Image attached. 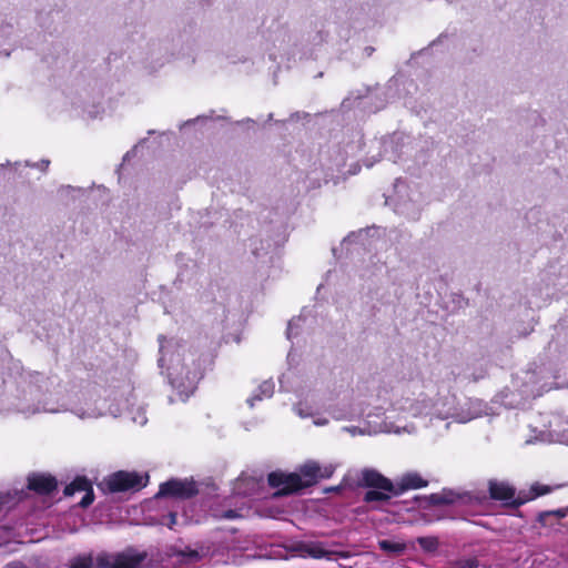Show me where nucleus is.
<instances>
[{
	"mask_svg": "<svg viewBox=\"0 0 568 568\" xmlns=\"http://www.w3.org/2000/svg\"><path fill=\"white\" fill-rule=\"evenodd\" d=\"M539 487L538 486H532V490L535 491L534 496L537 497V496H540V495H544V494H547L548 493V488L547 487H541L540 490H537Z\"/></svg>",
	"mask_w": 568,
	"mask_h": 568,
	"instance_id": "obj_46",
	"label": "nucleus"
},
{
	"mask_svg": "<svg viewBox=\"0 0 568 568\" xmlns=\"http://www.w3.org/2000/svg\"><path fill=\"white\" fill-rule=\"evenodd\" d=\"M49 164H50V161L43 159L40 162L31 164V166L37 168V169L41 170L42 172H45ZM27 165H30V163L27 162Z\"/></svg>",
	"mask_w": 568,
	"mask_h": 568,
	"instance_id": "obj_39",
	"label": "nucleus"
},
{
	"mask_svg": "<svg viewBox=\"0 0 568 568\" xmlns=\"http://www.w3.org/2000/svg\"><path fill=\"white\" fill-rule=\"evenodd\" d=\"M294 412L301 418L312 417L313 424L318 427L326 426L329 423L327 417L315 414L313 407L310 406L306 402H300L298 404H296L294 406Z\"/></svg>",
	"mask_w": 568,
	"mask_h": 568,
	"instance_id": "obj_24",
	"label": "nucleus"
},
{
	"mask_svg": "<svg viewBox=\"0 0 568 568\" xmlns=\"http://www.w3.org/2000/svg\"><path fill=\"white\" fill-rule=\"evenodd\" d=\"M175 556L181 564H195L201 559L200 552L189 547L176 550Z\"/></svg>",
	"mask_w": 568,
	"mask_h": 568,
	"instance_id": "obj_28",
	"label": "nucleus"
},
{
	"mask_svg": "<svg viewBox=\"0 0 568 568\" xmlns=\"http://www.w3.org/2000/svg\"><path fill=\"white\" fill-rule=\"evenodd\" d=\"M52 384L45 375L13 364L3 378L0 413L16 412L31 416L69 412L80 419H94L106 414L116 416L129 409V399L109 403L94 387L72 388L59 396L50 392Z\"/></svg>",
	"mask_w": 568,
	"mask_h": 568,
	"instance_id": "obj_1",
	"label": "nucleus"
},
{
	"mask_svg": "<svg viewBox=\"0 0 568 568\" xmlns=\"http://www.w3.org/2000/svg\"><path fill=\"white\" fill-rule=\"evenodd\" d=\"M379 548L389 555H399L406 550V544L393 540V539H383L378 541Z\"/></svg>",
	"mask_w": 568,
	"mask_h": 568,
	"instance_id": "obj_26",
	"label": "nucleus"
},
{
	"mask_svg": "<svg viewBox=\"0 0 568 568\" xmlns=\"http://www.w3.org/2000/svg\"><path fill=\"white\" fill-rule=\"evenodd\" d=\"M327 38H328V33L325 30L321 29L314 33L311 41L314 45H321L327 41Z\"/></svg>",
	"mask_w": 568,
	"mask_h": 568,
	"instance_id": "obj_36",
	"label": "nucleus"
},
{
	"mask_svg": "<svg viewBox=\"0 0 568 568\" xmlns=\"http://www.w3.org/2000/svg\"><path fill=\"white\" fill-rule=\"evenodd\" d=\"M94 500V493L93 489H89L84 493L83 497L79 501V506L82 508L89 507Z\"/></svg>",
	"mask_w": 568,
	"mask_h": 568,
	"instance_id": "obj_37",
	"label": "nucleus"
},
{
	"mask_svg": "<svg viewBox=\"0 0 568 568\" xmlns=\"http://www.w3.org/2000/svg\"><path fill=\"white\" fill-rule=\"evenodd\" d=\"M371 404L364 399H355L348 403H341L329 408V415L335 420L361 419L369 409Z\"/></svg>",
	"mask_w": 568,
	"mask_h": 568,
	"instance_id": "obj_15",
	"label": "nucleus"
},
{
	"mask_svg": "<svg viewBox=\"0 0 568 568\" xmlns=\"http://www.w3.org/2000/svg\"><path fill=\"white\" fill-rule=\"evenodd\" d=\"M387 412L395 413L390 407V396L388 397V407L382 404L373 405L369 410L363 415L359 425L356 426H344L343 432L348 433L351 436H375L382 433H394V434H413L416 428L414 424L398 425L392 420L390 416H385Z\"/></svg>",
	"mask_w": 568,
	"mask_h": 568,
	"instance_id": "obj_4",
	"label": "nucleus"
},
{
	"mask_svg": "<svg viewBox=\"0 0 568 568\" xmlns=\"http://www.w3.org/2000/svg\"><path fill=\"white\" fill-rule=\"evenodd\" d=\"M398 87H403L406 89L407 93H410V89H416V85L413 80L406 79L404 77H393L386 88V92L384 93V98H378L377 95L374 97L373 94H367L363 98L357 97L354 101H358V105L362 108H367L372 104L373 99H376L377 102L375 103L374 109H372L373 112H376L378 110H382L386 106L388 100L395 98L394 90Z\"/></svg>",
	"mask_w": 568,
	"mask_h": 568,
	"instance_id": "obj_13",
	"label": "nucleus"
},
{
	"mask_svg": "<svg viewBox=\"0 0 568 568\" xmlns=\"http://www.w3.org/2000/svg\"><path fill=\"white\" fill-rule=\"evenodd\" d=\"M374 51H375V48H374V47H372V45H367V47H365V48H363V49L361 50V57H362L363 59H367V58H369V57L374 53Z\"/></svg>",
	"mask_w": 568,
	"mask_h": 568,
	"instance_id": "obj_41",
	"label": "nucleus"
},
{
	"mask_svg": "<svg viewBox=\"0 0 568 568\" xmlns=\"http://www.w3.org/2000/svg\"><path fill=\"white\" fill-rule=\"evenodd\" d=\"M417 542L427 552H433L438 547V541L435 537H418Z\"/></svg>",
	"mask_w": 568,
	"mask_h": 568,
	"instance_id": "obj_32",
	"label": "nucleus"
},
{
	"mask_svg": "<svg viewBox=\"0 0 568 568\" xmlns=\"http://www.w3.org/2000/svg\"><path fill=\"white\" fill-rule=\"evenodd\" d=\"M479 564L475 557L460 558L453 562V568H478Z\"/></svg>",
	"mask_w": 568,
	"mask_h": 568,
	"instance_id": "obj_34",
	"label": "nucleus"
},
{
	"mask_svg": "<svg viewBox=\"0 0 568 568\" xmlns=\"http://www.w3.org/2000/svg\"><path fill=\"white\" fill-rule=\"evenodd\" d=\"M158 365L181 400H185L196 388L202 377L200 356L185 343L175 338L159 337Z\"/></svg>",
	"mask_w": 568,
	"mask_h": 568,
	"instance_id": "obj_2",
	"label": "nucleus"
},
{
	"mask_svg": "<svg viewBox=\"0 0 568 568\" xmlns=\"http://www.w3.org/2000/svg\"><path fill=\"white\" fill-rule=\"evenodd\" d=\"M225 517H227V518H233V517H234V511L230 510V511L225 515Z\"/></svg>",
	"mask_w": 568,
	"mask_h": 568,
	"instance_id": "obj_48",
	"label": "nucleus"
},
{
	"mask_svg": "<svg viewBox=\"0 0 568 568\" xmlns=\"http://www.w3.org/2000/svg\"><path fill=\"white\" fill-rule=\"evenodd\" d=\"M363 139V134L361 132H358V140H362Z\"/></svg>",
	"mask_w": 568,
	"mask_h": 568,
	"instance_id": "obj_50",
	"label": "nucleus"
},
{
	"mask_svg": "<svg viewBox=\"0 0 568 568\" xmlns=\"http://www.w3.org/2000/svg\"><path fill=\"white\" fill-rule=\"evenodd\" d=\"M297 549L300 551L301 557H303V558L311 557L314 559H323L324 558L327 560H333L334 555H336V552L334 550L326 548V546L320 541L301 542L297 546Z\"/></svg>",
	"mask_w": 568,
	"mask_h": 568,
	"instance_id": "obj_18",
	"label": "nucleus"
},
{
	"mask_svg": "<svg viewBox=\"0 0 568 568\" xmlns=\"http://www.w3.org/2000/svg\"><path fill=\"white\" fill-rule=\"evenodd\" d=\"M427 484L428 481L424 479L420 474L409 471L403 474L394 485L396 487V491L402 494L405 490L424 488Z\"/></svg>",
	"mask_w": 568,
	"mask_h": 568,
	"instance_id": "obj_20",
	"label": "nucleus"
},
{
	"mask_svg": "<svg viewBox=\"0 0 568 568\" xmlns=\"http://www.w3.org/2000/svg\"><path fill=\"white\" fill-rule=\"evenodd\" d=\"M424 51H426V48L420 49L419 53H423Z\"/></svg>",
	"mask_w": 568,
	"mask_h": 568,
	"instance_id": "obj_51",
	"label": "nucleus"
},
{
	"mask_svg": "<svg viewBox=\"0 0 568 568\" xmlns=\"http://www.w3.org/2000/svg\"><path fill=\"white\" fill-rule=\"evenodd\" d=\"M28 487L39 494H50L57 488V480L49 475H32L28 478Z\"/></svg>",
	"mask_w": 568,
	"mask_h": 568,
	"instance_id": "obj_22",
	"label": "nucleus"
},
{
	"mask_svg": "<svg viewBox=\"0 0 568 568\" xmlns=\"http://www.w3.org/2000/svg\"><path fill=\"white\" fill-rule=\"evenodd\" d=\"M274 114L260 115L256 119L244 118L234 121L229 116V123L224 126V133L233 138H252L261 132H266L273 126Z\"/></svg>",
	"mask_w": 568,
	"mask_h": 568,
	"instance_id": "obj_11",
	"label": "nucleus"
},
{
	"mask_svg": "<svg viewBox=\"0 0 568 568\" xmlns=\"http://www.w3.org/2000/svg\"><path fill=\"white\" fill-rule=\"evenodd\" d=\"M178 520H176V514L175 513H170L169 516H168V521L165 523V525L170 528V529H173L174 526L176 525Z\"/></svg>",
	"mask_w": 568,
	"mask_h": 568,
	"instance_id": "obj_42",
	"label": "nucleus"
},
{
	"mask_svg": "<svg viewBox=\"0 0 568 568\" xmlns=\"http://www.w3.org/2000/svg\"><path fill=\"white\" fill-rule=\"evenodd\" d=\"M317 471L318 463L307 460L298 468V471L271 473L268 475V484L277 489L275 495H288L316 484L318 481Z\"/></svg>",
	"mask_w": 568,
	"mask_h": 568,
	"instance_id": "obj_5",
	"label": "nucleus"
},
{
	"mask_svg": "<svg viewBox=\"0 0 568 568\" xmlns=\"http://www.w3.org/2000/svg\"><path fill=\"white\" fill-rule=\"evenodd\" d=\"M344 166H349V170L347 171L348 174H356L359 171V168L357 163L351 162V163H344Z\"/></svg>",
	"mask_w": 568,
	"mask_h": 568,
	"instance_id": "obj_43",
	"label": "nucleus"
},
{
	"mask_svg": "<svg viewBox=\"0 0 568 568\" xmlns=\"http://www.w3.org/2000/svg\"><path fill=\"white\" fill-rule=\"evenodd\" d=\"M489 493L493 499L504 501L507 505L517 503L515 489L505 481H490Z\"/></svg>",
	"mask_w": 568,
	"mask_h": 568,
	"instance_id": "obj_19",
	"label": "nucleus"
},
{
	"mask_svg": "<svg viewBox=\"0 0 568 568\" xmlns=\"http://www.w3.org/2000/svg\"><path fill=\"white\" fill-rule=\"evenodd\" d=\"M314 116H317V114H311L305 111H296L291 113L290 116L286 119H274L273 126H275L278 132H284L288 130V125L301 123L304 126L308 124Z\"/></svg>",
	"mask_w": 568,
	"mask_h": 568,
	"instance_id": "obj_21",
	"label": "nucleus"
},
{
	"mask_svg": "<svg viewBox=\"0 0 568 568\" xmlns=\"http://www.w3.org/2000/svg\"><path fill=\"white\" fill-rule=\"evenodd\" d=\"M352 146V151L354 149H358L361 154H365L367 158H365L364 164L366 168H371L374 165L375 162H377L382 153L387 154L388 160L392 162H397L399 159V151L403 146V144H348Z\"/></svg>",
	"mask_w": 568,
	"mask_h": 568,
	"instance_id": "obj_14",
	"label": "nucleus"
},
{
	"mask_svg": "<svg viewBox=\"0 0 568 568\" xmlns=\"http://www.w3.org/2000/svg\"><path fill=\"white\" fill-rule=\"evenodd\" d=\"M149 139L153 140H164V141H171L176 140V133L172 130H165V131H156V130H149L148 136L141 139L139 142H148Z\"/></svg>",
	"mask_w": 568,
	"mask_h": 568,
	"instance_id": "obj_29",
	"label": "nucleus"
},
{
	"mask_svg": "<svg viewBox=\"0 0 568 568\" xmlns=\"http://www.w3.org/2000/svg\"><path fill=\"white\" fill-rule=\"evenodd\" d=\"M559 369L551 363L541 364L536 368L524 372L520 379L523 381V393L527 396H540L544 392L551 389L556 383L552 379L558 378Z\"/></svg>",
	"mask_w": 568,
	"mask_h": 568,
	"instance_id": "obj_8",
	"label": "nucleus"
},
{
	"mask_svg": "<svg viewBox=\"0 0 568 568\" xmlns=\"http://www.w3.org/2000/svg\"><path fill=\"white\" fill-rule=\"evenodd\" d=\"M82 110H83V114H85L89 119H97L104 112V108L101 104V102L83 104Z\"/></svg>",
	"mask_w": 568,
	"mask_h": 568,
	"instance_id": "obj_30",
	"label": "nucleus"
},
{
	"mask_svg": "<svg viewBox=\"0 0 568 568\" xmlns=\"http://www.w3.org/2000/svg\"><path fill=\"white\" fill-rule=\"evenodd\" d=\"M390 407L403 416H430L432 418L455 419L456 397L449 393L435 394L433 386L410 382L390 393Z\"/></svg>",
	"mask_w": 568,
	"mask_h": 568,
	"instance_id": "obj_3",
	"label": "nucleus"
},
{
	"mask_svg": "<svg viewBox=\"0 0 568 568\" xmlns=\"http://www.w3.org/2000/svg\"><path fill=\"white\" fill-rule=\"evenodd\" d=\"M489 414V407L483 400L467 399L463 405L457 407L454 422L465 424Z\"/></svg>",
	"mask_w": 568,
	"mask_h": 568,
	"instance_id": "obj_17",
	"label": "nucleus"
},
{
	"mask_svg": "<svg viewBox=\"0 0 568 568\" xmlns=\"http://www.w3.org/2000/svg\"><path fill=\"white\" fill-rule=\"evenodd\" d=\"M78 192V193H81L82 192V189L80 187H73L71 185H62L60 189H59V193L61 194H67L69 192Z\"/></svg>",
	"mask_w": 568,
	"mask_h": 568,
	"instance_id": "obj_40",
	"label": "nucleus"
},
{
	"mask_svg": "<svg viewBox=\"0 0 568 568\" xmlns=\"http://www.w3.org/2000/svg\"><path fill=\"white\" fill-rule=\"evenodd\" d=\"M144 558V554L120 555L113 560L111 568H140Z\"/></svg>",
	"mask_w": 568,
	"mask_h": 568,
	"instance_id": "obj_25",
	"label": "nucleus"
},
{
	"mask_svg": "<svg viewBox=\"0 0 568 568\" xmlns=\"http://www.w3.org/2000/svg\"><path fill=\"white\" fill-rule=\"evenodd\" d=\"M227 123L226 109H211L206 113L181 122L179 130L184 139H201L224 133V126Z\"/></svg>",
	"mask_w": 568,
	"mask_h": 568,
	"instance_id": "obj_6",
	"label": "nucleus"
},
{
	"mask_svg": "<svg viewBox=\"0 0 568 568\" xmlns=\"http://www.w3.org/2000/svg\"><path fill=\"white\" fill-rule=\"evenodd\" d=\"M405 138H406V134L404 132L397 131V132H394L392 140H393V142H400Z\"/></svg>",
	"mask_w": 568,
	"mask_h": 568,
	"instance_id": "obj_44",
	"label": "nucleus"
},
{
	"mask_svg": "<svg viewBox=\"0 0 568 568\" xmlns=\"http://www.w3.org/2000/svg\"><path fill=\"white\" fill-rule=\"evenodd\" d=\"M148 480V474L121 470L110 475L105 479V486L112 493L139 490L146 486Z\"/></svg>",
	"mask_w": 568,
	"mask_h": 568,
	"instance_id": "obj_12",
	"label": "nucleus"
},
{
	"mask_svg": "<svg viewBox=\"0 0 568 568\" xmlns=\"http://www.w3.org/2000/svg\"><path fill=\"white\" fill-rule=\"evenodd\" d=\"M92 488V484L85 477H77L70 485L64 488V494L68 496L74 495L77 491H83Z\"/></svg>",
	"mask_w": 568,
	"mask_h": 568,
	"instance_id": "obj_27",
	"label": "nucleus"
},
{
	"mask_svg": "<svg viewBox=\"0 0 568 568\" xmlns=\"http://www.w3.org/2000/svg\"><path fill=\"white\" fill-rule=\"evenodd\" d=\"M132 419H133L134 423L139 424L140 426L145 425L146 422H148L145 413L143 410H141V409H139L136 416H133Z\"/></svg>",
	"mask_w": 568,
	"mask_h": 568,
	"instance_id": "obj_38",
	"label": "nucleus"
},
{
	"mask_svg": "<svg viewBox=\"0 0 568 568\" xmlns=\"http://www.w3.org/2000/svg\"><path fill=\"white\" fill-rule=\"evenodd\" d=\"M92 567H93V560H92V557L89 555L78 556L70 561V568H92Z\"/></svg>",
	"mask_w": 568,
	"mask_h": 568,
	"instance_id": "obj_31",
	"label": "nucleus"
},
{
	"mask_svg": "<svg viewBox=\"0 0 568 568\" xmlns=\"http://www.w3.org/2000/svg\"><path fill=\"white\" fill-rule=\"evenodd\" d=\"M196 491L194 481L187 479H172L160 486L158 496L184 499L192 497Z\"/></svg>",
	"mask_w": 568,
	"mask_h": 568,
	"instance_id": "obj_16",
	"label": "nucleus"
},
{
	"mask_svg": "<svg viewBox=\"0 0 568 568\" xmlns=\"http://www.w3.org/2000/svg\"><path fill=\"white\" fill-rule=\"evenodd\" d=\"M531 436L526 444L558 443L568 446V415H540L536 425H530Z\"/></svg>",
	"mask_w": 568,
	"mask_h": 568,
	"instance_id": "obj_7",
	"label": "nucleus"
},
{
	"mask_svg": "<svg viewBox=\"0 0 568 568\" xmlns=\"http://www.w3.org/2000/svg\"><path fill=\"white\" fill-rule=\"evenodd\" d=\"M395 192L396 212L409 219H416L426 202L425 194L422 190L417 186H409L403 181H397L395 184Z\"/></svg>",
	"mask_w": 568,
	"mask_h": 568,
	"instance_id": "obj_10",
	"label": "nucleus"
},
{
	"mask_svg": "<svg viewBox=\"0 0 568 568\" xmlns=\"http://www.w3.org/2000/svg\"><path fill=\"white\" fill-rule=\"evenodd\" d=\"M322 77H323V72H318L315 78H322Z\"/></svg>",
	"mask_w": 568,
	"mask_h": 568,
	"instance_id": "obj_49",
	"label": "nucleus"
},
{
	"mask_svg": "<svg viewBox=\"0 0 568 568\" xmlns=\"http://www.w3.org/2000/svg\"><path fill=\"white\" fill-rule=\"evenodd\" d=\"M351 105V98H346L343 102H342V108H348Z\"/></svg>",
	"mask_w": 568,
	"mask_h": 568,
	"instance_id": "obj_47",
	"label": "nucleus"
},
{
	"mask_svg": "<svg viewBox=\"0 0 568 568\" xmlns=\"http://www.w3.org/2000/svg\"><path fill=\"white\" fill-rule=\"evenodd\" d=\"M361 483L369 488L364 495V500L368 504L382 505L388 501L392 496L399 495L395 485L374 469H363Z\"/></svg>",
	"mask_w": 568,
	"mask_h": 568,
	"instance_id": "obj_9",
	"label": "nucleus"
},
{
	"mask_svg": "<svg viewBox=\"0 0 568 568\" xmlns=\"http://www.w3.org/2000/svg\"><path fill=\"white\" fill-rule=\"evenodd\" d=\"M275 392V384L273 381H264L262 382L257 388L253 392V394L246 399L250 407H254L257 402H261L265 398H271Z\"/></svg>",
	"mask_w": 568,
	"mask_h": 568,
	"instance_id": "obj_23",
	"label": "nucleus"
},
{
	"mask_svg": "<svg viewBox=\"0 0 568 568\" xmlns=\"http://www.w3.org/2000/svg\"><path fill=\"white\" fill-rule=\"evenodd\" d=\"M424 51H426V48L420 49L419 53H423Z\"/></svg>",
	"mask_w": 568,
	"mask_h": 568,
	"instance_id": "obj_52",
	"label": "nucleus"
},
{
	"mask_svg": "<svg viewBox=\"0 0 568 568\" xmlns=\"http://www.w3.org/2000/svg\"><path fill=\"white\" fill-rule=\"evenodd\" d=\"M303 322H304V320L301 316L293 318L288 322V325H287V337L288 338H292L293 336H296L298 334V331L302 327Z\"/></svg>",
	"mask_w": 568,
	"mask_h": 568,
	"instance_id": "obj_35",
	"label": "nucleus"
},
{
	"mask_svg": "<svg viewBox=\"0 0 568 568\" xmlns=\"http://www.w3.org/2000/svg\"><path fill=\"white\" fill-rule=\"evenodd\" d=\"M336 467H337V465L333 464V463H327V464H324V465H321L318 463V471H317L318 480L332 477V475L334 474Z\"/></svg>",
	"mask_w": 568,
	"mask_h": 568,
	"instance_id": "obj_33",
	"label": "nucleus"
},
{
	"mask_svg": "<svg viewBox=\"0 0 568 568\" xmlns=\"http://www.w3.org/2000/svg\"><path fill=\"white\" fill-rule=\"evenodd\" d=\"M446 38H447V34L442 33V34H440V36H438L434 41H432V42L429 43V47H435V45H437L438 43H442V42L444 41V39H446Z\"/></svg>",
	"mask_w": 568,
	"mask_h": 568,
	"instance_id": "obj_45",
	"label": "nucleus"
},
{
	"mask_svg": "<svg viewBox=\"0 0 568 568\" xmlns=\"http://www.w3.org/2000/svg\"><path fill=\"white\" fill-rule=\"evenodd\" d=\"M424 51H426V48L420 49L419 53H423Z\"/></svg>",
	"mask_w": 568,
	"mask_h": 568,
	"instance_id": "obj_53",
	"label": "nucleus"
}]
</instances>
